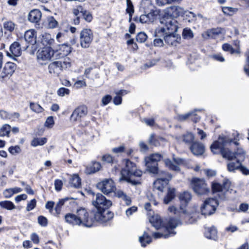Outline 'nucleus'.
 Listing matches in <instances>:
<instances>
[{
	"instance_id": "1",
	"label": "nucleus",
	"mask_w": 249,
	"mask_h": 249,
	"mask_svg": "<svg viewBox=\"0 0 249 249\" xmlns=\"http://www.w3.org/2000/svg\"><path fill=\"white\" fill-rule=\"evenodd\" d=\"M191 194L187 191L183 192L180 193L179 195V199L180 201V205L179 208H177L174 206H170L168 208V211L180 217H190L191 218H196V207H194V209L195 213H190L187 209L186 207L188 203L191 200Z\"/></svg>"
},
{
	"instance_id": "2",
	"label": "nucleus",
	"mask_w": 249,
	"mask_h": 249,
	"mask_svg": "<svg viewBox=\"0 0 249 249\" xmlns=\"http://www.w3.org/2000/svg\"><path fill=\"white\" fill-rule=\"evenodd\" d=\"M97 187L106 195L114 192L115 196L124 200L127 205L131 204V200L129 196L121 190H116L114 182L112 179H103L97 184Z\"/></svg>"
},
{
	"instance_id": "3",
	"label": "nucleus",
	"mask_w": 249,
	"mask_h": 249,
	"mask_svg": "<svg viewBox=\"0 0 249 249\" xmlns=\"http://www.w3.org/2000/svg\"><path fill=\"white\" fill-rule=\"evenodd\" d=\"M160 23L163 26L156 29L154 35L156 37H160L165 34H174L178 30V22L174 18L163 16L160 19Z\"/></svg>"
},
{
	"instance_id": "4",
	"label": "nucleus",
	"mask_w": 249,
	"mask_h": 249,
	"mask_svg": "<svg viewBox=\"0 0 249 249\" xmlns=\"http://www.w3.org/2000/svg\"><path fill=\"white\" fill-rule=\"evenodd\" d=\"M125 167L121 171L123 179L134 185L140 184L139 180H136L133 178L134 177H140L142 174V172L137 170L135 164L129 160H125Z\"/></svg>"
},
{
	"instance_id": "5",
	"label": "nucleus",
	"mask_w": 249,
	"mask_h": 249,
	"mask_svg": "<svg viewBox=\"0 0 249 249\" xmlns=\"http://www.w3.org/2000/svg\"><path fill=\"white\" fill-rule=\"evenodd\" d=\"M180 224H181V222L180 220L173 218H170L168 222V225L166 226V227L162 228L164 231V232H154L152 235L155 239L160 238H167L176 234V232L172 231V230Z\"/></svg>"
},
{
	"instance_id": "6",
	"label": "nucleus",
	"mask_w": 249,
	"mask_h": 249,
	"mask_svg": "<svg viewBox=\"0 0 249 249\" xmlns=\"http://www.w3.org/2000/svg\"><path fill=\"white\" fill-rule=\"evenodd\" d=\"M231 142H233L235 145H237L238 143L237 141H233L231 139L226 136H219L218 140L214 142L211 145L210 148L214 154H221L224 147Z\"/></svg>"
},
{
	"instance_id": "7",
	"label": "nucleus",
	"mask_w": 249,
	"mask_h": 249,
	"mask_svg": "<svg viewBox=\"0 0 249 249\" xmlns=\"http://www.w3.org/2000/svg\"><path fill=\"white\" fill-rule=\"evenodd\" d=\"M161 155L158 153L153 154L146 157L144 161L146 171L154 175L157 173L159 170L158 162L161 160Z\"/></svg>"
},
{
	"instance_id": "8",
	"label": "nucleus",
	"mask_w": 249,
	"mask_h": 249,
	"mask_svg": "<svg viewBox=\"0 0 249 249\" xmlns=\"http://www.w3.org/2000/svg\"><path fill=\"white\" fill-rule=\"evenodd\" d=\"M94 211L90 213V215L84 208L79 209L77 211L76 214L78 219L80 221V224H83L86 227H91L94 222V215L93 213Z\"/></svg>"
},
{
	"instance_id": "9",
	"label": "nucleus",
	"mask_w": 249,
	"mask_h": 249,
	"mask_svg": "<svg viewBox=\"0 0 249 249\" xmlns=\"http://www.w3.org/2000/svg\"><path fill=\"white\" fill-rule=\"evenodd\" d=\"M92 203L96 208V211L108 209L112 205L111 201L107 198L101 194L98 193L93 195Z\"/></svg>"
},
{
	"instance_id": "10",
	"label": "nucleus",
	"mask_w": 249,
	"mask_h": 249,
	"mask_svg": "<svg viewBox=\"0 0 249 249\" xmlns=\"http://www.w3.org/2000/svg\"><path fill=\"white\" fill-rule=\"evenodd\" d=\"M218 205L217 200L214 198H209L206 200L201 208V214L205 216L213 214Z\"/></svg>"
},
{
	"instance_id": "11",
	"label": "nucleus",
	"mask_w": 249,
	"mask_h": 249,
	"mask_svg": "<svg viewBox=\"0 0 249 249\" xmlns=\"http://www.w3.org/2000/svg\"><path fill=\"white\" fill-rule=\"evenodd\" d=\"M191 186L194 191L198 195H202L209 192V189L203 179L194 178L191 181Z\"/></svg>"
},
{
	"instance_id": "12",
	"label": "nucleus",
	"mask_w": 249,
	"mask_h": 249,
	"mask_svg": "<svg viewBox=\"0 0 249 249\" xmlns=\"http://www.w3.org/2000/svg\"><path fill=\"white\" fill-rule=\"evenodd\" d=\"M94 221H96L101 223H105L111 219L113 217V213L108 210V209L100 210L94 211L93 213Z\"/></svg>"
},
{
	"instance_id": "13",
	"label": "nucleus",
	"mask_w": 249,
	"mask_h": 249,
	"mask_svg": "<svg viewBox=\"0 0 249 249\" xmlns=\"http://www.w3.org/2000/svg\"><path fill=\"white\" fill-rule=\"evenodd\" d=\"M36 32L34 29L26 31L24 34V39L26 42V45L22 46L23 50H26L30 46L34 49H36Z\"/></svg>"
},
{
	"instance_id": "14",
	"label": "nucleus",
	"mask_w": 249,
	"mask_h": 249,
	"mask_svg": "<svg viewBox=\"0 0 249 249\" xmlns=\"http://www.w3.org/2000/svg\"><path fill=\"white\" fill-rule=\"evenodd\" d=\"M93 38L92 32L89 29H85L81 31L80 34V43L83 48L89 47Z\"/></svg>"
},
{
	"instance_id": "15",
	"label": "nucleus",
	"mask_w": 249,
	"mask_h": 249,
	"mask_svg": "<svg viewBox=\"0 0 249 249\" xmlns=\"http://www.w3.org/2000/svg\"><path fill=\"white\" fill-rule=\"evenodd\" d=\"M54 51L51 47H44L39 50L37 53V58L38 60H49L53 56Z\"/></svg>"
},
{
	"instance_id": "16",
	"label": "nucleus",
	"mask_w": 249,
	"mask_h": 249,
	"mask_svg": "<svg viewBox=\"0 0 249 249\" xmlns=\"http://www.w3.org/2000/svg\"><path fill=\"white\" fill-rule=\"evenodd\" d=\"M184 10L183 8L178 6H172L165 9L163 16L173 18L177 17L184 14Z\"/></svg>"
},
{
	"instance_id": "17",
	"label": "nucleus",
	"mask_w": 249,
	"mask_h": 249,
	"mask_svg": "<svg viewBox=\"0 0 249 249\" xmlns=\"http://www.w3.org/2000/svg\"><path fill=\"white\" fill-rule=\"evenodd\" d=\"M88 112L86 107L84 106H79L74 109L71 116V121L76 122L79 121L81 118L85 116Z\"/></svg>"
},
{
	"instance_id": "18",
	"label": "nucleus",
	"mask_w": 249,
	"mask_h": 249,
	"mask_svg": "<svg viewBox=\"0 0 249 249\" xmlns=\"http://www.w3.org/2000/svg\"><path fill=\"white\" fill-rule=\"evenodd\" d=\"M17 68V65L13 62H6L2 71L0 74V77L2 79L8 76H11L15 72Z\"/></svg>"
},
{
	"instance_id": "19",
	"label": "nucleus",
	"mask_w": 249,
	"mask_h": 249,
	"mask_svg": "<svg viewBox=\"0 0 249 249\" xmlns=\"http://www.w3.org/2000/svg\"><path fill=\"white\" fill-rule=\"evenodd\" d=\"M10 52H7V55L10 57H18L21 54V47L19 42H14L10 46Z\"/></svg>"
},
{
	"instance_id": "20",
	"label": "nucleus",
	"mask_w": 249,
	"mask_h": 249,
	"mask_svg": "<svg viewBox=\"0 0 249 249\" xmlns=\"http://www.w3.org/2000/svg\"><path fill=\"white\" fill-rule=\"evenodd\" d=\"M183 160L180 158H174V161L167 159L164 160V163L170 169L175 171H179L180 170L179 166L183 163Z\"/></svg>"
},
{
	"instance_id": "21",
	"label": "nucleus",
	"mask_w": 249,
	"mask_h": 249,
	"mask_svg": "<svg viewBox=\"0 0 249 249\" xmlns=\"http://www.w3.org/2000/svg\"><path fill=\"white\" fill-rule=\"evenodd\" d=\"M157 172L155 174L157 176L158 178L154 183L155 185L158 183H160V182H164L165 183H167L172 178L171 174L166 171L159 169Z\"/></svg>"
},
{
	"instance_id": "22",
	"label": "nucleus",
	"mask_w": 249,
	"mask_h": 249,
	"mask_svg": "<svg viewBox=\"0 0 249 249\" xmlns=\"http://www.w3.org/2000/svg\"><path fill=\"white\" fill-rule=\"evenodd\" d=\"M190 149L194 155L200 156L204 153L205 146L203 143L197 141H195L190 145Z\"/></svg>"
},
{
	"instance_id": "23",
	"label": "nucleus",
	"mask_w": 249,
	"mask_h": 249,
	"mask_svg": "<svg viewBox=\"0 0 249 249\" xmlns=\"http://www.w3.org/2000/svg\"><path fill=\"white\" fill-rule=\"evenodd\" d=\"M163 37L165 42L169 45L176 46L180 40V37L174 34H165Z\"/></svg>"
},
{
	"instance_id": "24",
	"label": "nucleus",
	"mask_w": 249,
	"mask_h": 249,
	"mask_svg": "<svg viewBox=\"0 0 249 249\" xmlns=\"http://www.w3.org/2000/svg\"><path fill=\"white\" fill-rule=\"evenodd\" d=\"M49 71L51 73L59 75L62 71V63L61 61H54L50 64L48 66Z\"/></svg>"
},
{
	"instance_id": "25",
	"label": "nucleus",
	"mask_w": 249,
	"mask_h": 249,
	"mask_svg": "<svg viewBox=\"0 0 249 249\" xmlns=\"http://www.w3.org/2000/svg\"><path fill=\"white\" fill-rule=\"evenodd\" d=\"M41 16V12L39 10L33 9L29 12L28 19L31 22L37 23L40 21Z\"/></svg>"
},
{
	"instance_id": "26",
	"label": "nucleus",
	"mask_w": 249,
	"mask_h": 249,
	"mask_svg": "<svg viewBox=\"0 0 249 249\" xmlns=\"http://www.w3.org/2000/svg\"><path fill=\"white\" fill-rule=\"evenodd\" d=\"M149 222L152 224V225L157 230L163 228V227H165L163 226V224L160 218V217L158 214L154 215L150 217Z\"/></svg>"
},
{
	"instance_id": "27",
	"label": "nucleus",
	"mask_w": 249,
	"mask_h": 249,
	"mask_svg": "<svg viewBox=\"0 0 249 249\" xmlns=\"http://www.w3.org/2000/svg\"><path fill=\"white\" fill-rule=\"evenodd\" d=\"M230 186V182L229 180H226L223 183V185L217 182H213L212 184V188L213 193L222 192L223 189H228Z\"/></svg>"
},
{
	"instance_id": "28",
	"label": "nucleus",
	"mask_w": 249,
	"mask_h": 249,
	"mask_svg": "<svg viewBox=\"0 0 249 249\" xmlns=\"http://www.w3.org/2000/svg\"><path fill=\"white\" fill-rule=\"evenodd\" d=\"M39 38L38 41H40L44 47H48V45H52L54 41L51 35L48 33L41 35Z\"/></svg>"
},
{
	"instance_id": "29",
	"label": "nucleus",
	"mask_w": 249,
	"mask_h": 249,
	"mask_svg": "<svg viewBox=\"0 0 249 249\" xmlns=\"http://www.w3.org/2000/svg\"><path fill=\"white\" fill-rule=\"evenodd\" d=\"M101 164L98 162H93L91 165L87 166L86 167L85 173L87 174L94 173L100 170Z\"/></svg>"
},
{
	"instance_id": "30",
	"label": "nucleus",
	"mask_w": 249,
	"mask_h": 249,
	"mask_svg": "<svg viewBox=\"0 0 249 249\" xmlns=\"http://www.w3.org/2000/svg\"><path fill=\"white\" fill-rule=\"evenodd\" d=\"M69 42L70 43V44H69L68 42L63 44V55L66 56L71 53L72 49L71 45H74L76 43L75 38L73 35H72V36L71 37Z\"/></svg>"
},
{
	"instance_id": "31",
	"label": "nucleus",
	"mask_w": 249,
	"mask_h": 249,
	"mask_svg": "<svg viewBox=\"0 0 249 249\" xmlns=\"http://www.w3.org/2000/svg\"><path fill=\"white\" fill-rule=\"evenodd\" d=\"M205 236L206 238L215 240L217 238V231L213 226L205 229Z\"/></svg>"
},
{
	"instance_id": "32",
	"label": "nucleus",
	"mask_w": 249,
	"mask_h": 249,
	"mask_svg": "<svg viewBox=\"0 0 249 249\" xmlns=\"http://www.w3.org/2000/svg\"><path fill=\"white\" fill-rule=\"evenodd\" d=\"M235 161L230 160L227 163V168L230 172H234L235 170L240 168L241 165V162L239 160H235Z\"/></svg>"
},
{
	"instance_id": "33",
	"label": "nucleus",
	"mask_w": 249,
	"mask_h": 249,
	"mask_svg": "<svg viewBox=\"0 0 249 249\" xmlns=\"http://www.w3.org/2000/svg\"><path fill=\"white\" fill-rule=\"evenodd\" d=\"M175 188H169L167 193L166 196L164 198V202L165 204L169 203L175 197Z\"/></svg>"
},
{
	"instance_id": "34",
	"label": "nucleus",
	"mask_w": 249,
	"mask_h": 249,
	"mask_svg": "<svg viewBox=\"0 0 249 249\" xmlns=\"http://www.w3.org/2000/svg\"><path fill=\"white\" fill-rule=\"evenodd\" d=\"M66 221L72 225H80V221L78 219L77 214L69 213L65 215Z\"/></svg>"
},
{
	"instance_id": "35",
	"label": "nucleus",
	"mask_w": 249,
	"mask_h": 249,
	"mask_svg": "<svg viewBox=\"0 0 249 249\" xmlns=\"http://www.w3.org/2000/svg\"><path fill=\"white\" fill-rule=\"evenodd\" d=\"M71 186L78 188L81 186V179L77 175H73L70 179Z\"/></svg>"
},
{
	"instance_id": "36",
	"label": "nucleus",
	"mask_w": 249,
	"mask_h": 249,
	"mask_svg": "<svg viewBox=\"0 0 249 249\" xmlns=\"http://www.w3.org/2000/svg\"><path fill=\"white\" fill-rule=\"evenodd\" d=\"M221 155L224 159L229 160H235L234 152H232L228 148H224L222 151Z\"/></svg>"
},
{
	"instance_id": "37",
	"label": "nucleus",
	"mask_w": 249,
	"mask_h": 249,
	"mask_svg": "<svg viewBox=\"0 0 249 249\" xmlns=\"http://www.w3.org/2000/svg\"><path fill=\"white\" fill-rule=\"evenodd\" d=\"M151 237L146 232H144L143 235L139 237V241L142 247H145L146 244L151 242Z\"/></svg>"
},
{
	"instance_id": "38",
	"label": "nucleus",
	"mask_w": 249,
	"mask_h": 249,
	"mask_svg": "<svg viewBox=\"0 0 249 249\" xmlns=\"http://www.w3.org/2000/svg\"><path fill=\"white\" fill-rule=\"evenodd\" d=\"M182 139L185 143L191 145L195 142V136L192 133L187 132L182 135Z\"/></svg>"
},
{
	"instance_id": "39",
	"label": "nucleus",
	"mask_w": 249,
	"mask_h": 249,
	"mask_svg": "<svg viewBox=\"0 0 249 249\" xmlns=\"http://www.w3.org/2000/svg\"><path fill=\"white\" fill-rule=\"evenodd\" d=\"M235 160H239L240 161L244 160L245 159L246 153L244 150L241 148H238L234 152Z\"/></svg>"
},
{
	"instance_id": "40",
	"label": "nucleus",
	"mask_w": 249,
	"mask_h": 249,
	"mask_svg": "<svg viewBox=\"0 0 249 249\" xmlns=\"http://www.w3.org/2000/svg\"><path fill=\"white\" fill-rule=\"evenodd\" d=\"M47 141V139L46 138H35L31 141V145L34 147L41 146L45 144Z\"/></svg>"
},
{
	"instance_id": "41",
	"label": "nucleus",
	"mask_w": 249,
	"mask_h": 249,
	"mask_svg": "<svg viewBox=\"0 0 249 249\" xmlns=\"http://www.w3.org/2000/svg\"><path fill=\"white\" fill-rule=\"evenodd\" d=\"M0 207L8 210H12L16 208L14 204L9 200L0 201Z\"/></svg>"
},
{
	"instance_id": "42",
	"label": "nucleus",
	"mask_w": 249,
	"mask_h": 249,
	"mask_svg": "<svg viewBox=\"0 0 249 249\" xmlns=\"http://www.w3.org/2000/svg\"><path fill=\"white\" fill-rule=\"evenodd\" d=\"M62 207V199H60L59 201L56 204L54 208V212H53L52 214L56 216H59L61 213V209Z\"/></svg>"
},
{
	"instance_id": "43",
	"label": "nucleus",
	"mask_w": 249,
	"mask_h": 249,
	"mask_svg": "<svg viewBox=\"0 0 249 249\" xmlns=\"http://www.w3.org/2000/svg\"><path fill=\"white\" fill-rule=\"evenodd\" d=\"M126 0V5H127V8L126 9V12L129 14V21H131L132 14L134 13V7L132 4V1L131 0Z\"/></svg>"
},
{
	"instance_id": "44",
	"label": "nucleus",
	"mask_w": 249,
	"mask_h": 249,
	"mask_svg": "<svg viewBox=\"0 0 249 249\" xmlns=\"http://www.w3.org/2000/svg\"><path fill=\"white\" fill-rule=\"evenodd\" d=\"M11 129L10 125L5 124H4L1 128H0V137H4L8 136Z\"/></svg>"
},
{
	"instance_id": "45",
	"label": "nucleus",
	"mask_w": 249,
	"mask_h": 249,
	"mask_svg": "<svg viewBox=\"0 0 249 249\" xmlns=\"http://www.w3.org/2000/svg\"><path fill=\"white\" fill-rule=\"evenodd\" d=\"M221 33V29L219 28L212 29L208 30L205 35L208 37L213 38L215 35H218Z\"/></svg>"
},
{
	"instance_id": "46",
	"label": "nucleus",
	"mask_w": 249,
	"mask_h": 249,
	"mask_svg": "<svg viewBox=\"0 0 249 249\" xmlns=\"http://www.w3.org/2000/svg\"><path fill=\"white\" fill-rule=\"evenodd\" d=\"M149 22H153L157 18L159 15V11L158 10H151V11L146 14Z\"/></svg>"
},
{
	"instance_id": "47",
	"label": "nucleus",
	"mask_w": 249,
	"mask_h": 249,
	"mask_svg": "<svg viewBox=\"0 0 249 249\" xmlns=\"http://www.w3.org/2000/svg\"><path fill=\"white\" fill-rule=\"evenodd\" d=\"M15 24L11 21H8L3 23V28L5 30L12 32L15 28Z\"/></svg>"
},
{
	"instance_id": "48",
	"label": "nucleus",
	"mask_w": 249,
	"mask_h": 249,
	"mask_svg": "<svg viewBox=\"0 0 249 249\" xmlns=\"http://www.w3.org/2000/svg\"><path fill=\"white\" fill-rule=\"evenodd\" d=\"M30 107L33 111L38 113L42 112L43 110V108L36 103H30Z\"/></svg>"
},
{
	"instance_id": "49",
	"label": "nucleus",
	"mask_w": 249,
	"mask_h": 249,
	"mask_svg": "<svg viewBox=\"0 0 249 249\" xmlns=\"http://www.w3.org/2000/svg\"><path fill=\"white\" fill-rule=\"evenodd\" d=\"M48 25L49 28H55L57 25V21L54 19L53 17H48L47 18Z\"/></svg>"
},
{
	"instance_id": "50",
	"label": "nucleus",
	"mask_w": 249,
	"mask_h": 249,
	"mask_svg": "<svg viewBox=\"0 0 249 249\" xmlns=\"http://www.w3.org/2000/svg\"><path fill=\"white\" fill-rule=\"evenodd\" d=\"M125 90H120L117 93V95L115 96L113 99V103L116 105H119L122 103V97L120 96V95H122L124 92H125Z\"/></svg>"
},
{
	"instance_id": "51",
	"label": "nucleus",
	"mask_w": 249,
	"mask_h": 249,
	"mask_svg": "<svg viewBox=\"0 0 249 249\" xmlns=\"http://www.w3.org/2000/svg\"><path fill=\"white\" fill-rule=\"evenodd\" d=\"M147 36L144 32H140L136 36V40L140 43L144 42L147 39Z\"/></svg>"
},
{
	"instance_id": "52",
	"label": "nucleus",
	"mask_w": 249,
	"mask_h": 249,
	"mask_svg": "<svg viewBox=\"0 0 249 249\" xmlns=\"http://www.w3.org/2000/svg\"><path fill=\"white\" fill-rule=\"evenodd\" d=\"M237 9L231 7H224L222 8V11L225 14L231 15L233 13L237 12Z\"/></svg>"
},
{
	"instance_id": "53",
	"label": "nucleus",
	"mask_w": 249,
	"mask_h": 249,
	"mask_svg": "<svg viewBox=\"0 0 249 249\" xmlns=\"http://www.w3.org/2000/svg\"><path fill=\"white\" fill-rule=\"evenodd\" d=\"M182 36L185 39H191L193 37V33L190 29H184L183 31Z\"/></svg>"
},
{
	"instance_id": "54",
	"label": "nucleus",
	"mask_w": 249,
	"mask_h": 249,
	"mask_svg": "<svg viewBox=\"0 0 249 249\" xmlns=\"http://www.w3.org/2000/svg\"><path fill=\"white\" fill-rule=\"evenodd\" d=\"M82 14L85 20L88 22H90L92 20V16L89 11L84 9Z\"/></svg>"
},
{
	"instance_id": "55",
	"label": "nucleus",
	"mask_w": 249,
	"mask_h": 249,
	"mask_svg": "<svg viewBox=\"0 0 249 249\" xmlns=\"http://www.w3.org/2000/svg\"><path fill=\"white\" fill-rule=\"evenodd\" d=\"M37 221L38 224L42 227H46L48 225V219L44 216H39L37 218Z\"/></svg>"
},
{
	"instance_id": "56",
	"label": "nucleus",
	"mask_w": 249,
	"mask_h": 249,
	"mask_svg": "<svg viewBox=\"0 0 249 249\" xmlns=\"http://www.w3.org/2000/svg\"><path fill=\"white\" fill-rule=\"evenodd\" d=\"M21 150L20 147L18 145H16L15 146H10L8 148V151L12 155H15L16 154H18L20 153Z\"/></svg>"
},
{
	"instance_id": "57",
	"label": "nucleus",
	"mask_w": 249,
	"mask_h": 249,
	"mask_svg": "<svg viewBox=\"0 0 249 249\" xmlns=\"http://www.w3.org/2000/svg\"><path fill=\"white\" fill-rule=\"evenodd\" d=\"M36 205V201L35 199H32L28 202L26 207V211L29 212L33 210Z\"/></svg>"
},
{
	"instance_id": "58",
	"label": "nucleus",
	"mask_w": 249,
	"mask_h": 249,
	"mask_svg": "<svg viewBox=\"0 0 249 249\" xmlns=\"http://www.w3.org/2000/svg\"><path fill=\"white\" fill-rule=\"evenodd\" d=\"M135 21H139L142 23L149 22L147 17L146 14L142 15L140 17H136L134 18Z\"/></svg>"
},
{
	"instance_id": "59",
	"label": "nucleus",
	"mask_w": 249,
	"mask_h": 249,
	"mask_svg": "<svg viewBox=\"0 0 249 249\" xmlns=\"http://www.w3.org/2000/svg\"><path fill=\"white\" fill-rule=\"evenodd\" d=\"M54 124L53 118V116L48 117L45 123V126L48 128H52Z\"/></svg>"
},
{
	"instance_id": "60",
	"label": "nucleus",
	"mask_w": 249,
	"mask_h": 249,
	"mask_svg": "<svg viewBox=\"0 0 249 249\" xmlns=\"http://www.w3.org/2000/svg\"><path fill=\"white\" fill-rule=\"evenodd\" d=\"M222 49L225 51L230 52L231 54L234 53L235 49H233L232 47L229 44H224L222 46Z\"/></svg>"
},
{
	"instance_id": "61",
	"label": "nucleus",
	"mask_w": 249,
	"mask_h": 249,
	"mask_svg": "<svg viewBox=\"0 0 249 249\" xmlns=\"http://www.w3.org/2000/svg\"><path fill=\"white\" fill-rule=\"evenodd\" d=\"M192 115L190 112L187 113L185 114H180L177 116V119L179 121H184L187 119L189 118Z\"/></svg>"
},
{
	"instance_id": "62",
	"label": "nucleus",
	"mask_w": 249,
	"mask_h": 249,
	"mask_svg": "<svg viewBox=\"0 0 249 249\" xmlns=\"http://www.w3.org/2000/svg\"><path fill=\"white\" fill-rule=\"evenodd\" d=\"M54 205V202L53 201H49L45 204V208L49 210L50 213H52L53 211V208Z\"/></svg>"
},
{
	"instance_id": "63",
	"label": "nucleus",
	"mask_w": 249,
	"mask_h": 249,
	"mask_svg": "<svg viewBox=\"0 0 249 249\" xmlns=\"http://www.w3.org/2000/svg\"><path fill=\"white\" fill-rule=\"evenodd\" d=\"M112 100V97L110 95H107L104 96L102 99V103L103 106L107 105Z\"/></svg>"
},
{
	"instance_id": "64",
	"label": "nucleus",
	"mask_w": 249,
	"mask_h": 249,
	"mask_svg": "<svg viewBox=\"0 0 249 249\" xmlns=\"http://www.w3.org/2000/svg\"><path fill=\"white\" fill-rule=\"evenodd\" d=\"M247 65L244 67V70L245 72L249 76V51L247 54Z\"/></svg>"
}]
</instances>
